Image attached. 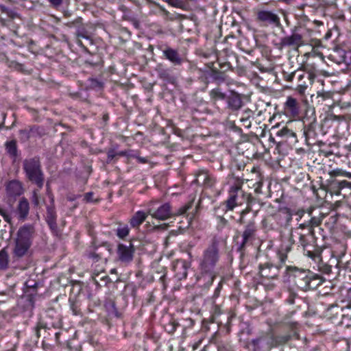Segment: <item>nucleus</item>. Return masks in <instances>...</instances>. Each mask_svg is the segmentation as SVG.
Returning a JSON list of instances; mask_svg holds the SVG:
<instances>
[{"label": "nucleus", "mask_w": 351, "mask_h": 351, "mask_svg": "<svg viewBox=\"0 0 351 351\" xmlns=\"http://www.w3.org/2000/svg\"><path fill=\"white\" fill-rule=\"evenodd\" d=\"M303 45L301 34L293 32L290 36H285L280 40V45L283 47H299Z\"/></svg>", "instance_id": "10"}, {"label": "nucleus", "mask_w": 351, "mask_h": 351, "mask_svg": "<svg viewBox=\"0 0 351 351\" xmlns=\"http://www.w3.org/2000/svg\"><path fill=\"white\" fill-rule=\"evenodd\" d=\"M219 290V287L217 288L216 292L218 291Z\"/></svg>", "instance_id": "53"}, {"label": "nucleus", "mask_w": 351, "mask_h": 351, "mask_svg": "<svg viewBox=\"0 0 351 351\" xmlns=\"http://www.w3.org/2000/svg\"><path fill=\"white\" fill-rule=\"evenodd\" d=\"M295 74V72H293V73H291L289 75V80H293V77H294Z\"/></svg>", "instance_id": "48"}, {"label": "nucleus", "mask_w": 351, "mask_h": 351, "mask_svg": "<svg viewBox=\"0 0 351 351\" xmlns=\"http://www.w3.org/2000/svg\"><path fill=\"white\" fill-rule=\"evenodd\" d=\"M163 55L174 64L179 65L182 63V58L176 50L167 48L163 51Z\"/></svg>", "instance_id": "17"}, {"label": "nucleus", "mask_w": 351, "mask_h": 351, "mask_svg": "<svg viewBox=\"0 0 351 351\" xmlns=\"http://www.w3.org/2000/svg\"><path fill=\"white\" fill-rule=\"evenodd\" d=\"M311 273L306 271H300L298 276L296 283L298 286L303 289H309L308 284H310Z\"/></svg>", "instance_id": "13"}, {"label": "nucleus", "mask_w": 351, "mask_h": 351, "mask_svg": "<svg viewBox=\"0 0 351 351\" xmlns=\"http://www.w3.org/2000/svg\"><path fill=\"white\" fill-rule=\"evenodd\" d=\"M253 111L250 109H246L241 113L240 121L245 128H249L251 126L250 118L253 117Z\"/></svg>", "instance_id": "19"}, {"label": "nucleus", "mask_w": 351, "mask_h": 351, "mask_svg": "<svg viewBox=\"0 0 351 351\" xmlns=\"http://www.w3.org/2000/svg\"><path fill=\"white\" fill-rule=\"evenodd\" d=\"M49 2L53 7L57 8L62 4V0H49Z\"/></svg>", "instance_id": "40"}, {"label": "nucleus", "mask_w": 351, "mask_h": 351, "mask_svg": "<svg viewBox=\"0 0 351 351\" xmlns=\"http://www.w3.org/2000/svg\"><path fill=\"white\" fill-rule=\"evenodd\" d=\"M303 69L308 75V80L311 84H313L315 78L318 74V70L314 63H306L303 66Z\"/></svg>", "instance_id": "18"}, {"label": "nucleus", "mask_w": 351, "mask_h": 351, "mask_svg": "<svg viewBox=\"0 0 351 351\" xmlns=\"http://www.w3.org/2000/svg\"><path fill=\"white\" fill-rule=\"evenodd\" d=\"M160 9H161V10H162L163 12H167V11H166V10H165L164 8H160Z\"/></svg>", "instance_id": "51"}, {"label": "nucleus", "mask_w": 351, "mask_h": 351, "mask_svg": "<svg viewBox=\"0 0 351 351\" xmlns=\"http://www.w3.org/2000/svg\"><path fill=\"white\" fill-rule=\"evenodd\" d=\"M208 178H209L208 173L207 171H202L198 173L196 180L197 182H202L204 184V182H206Z\"/></svg>", "instance_id": "31"}, {"label": "nucleus", "mask_w": 351, "mask_h": 351, "mask_svg": "<svg viewBox=\"0 0 351 351\" xmlns=\"http://www.w3.org/2000/svg\"><path fill=\"white\" fill-rule=\"evenodd\" d=\"M278 258L279 259L280 263H278V265H280V267H282V264H284L287 258V255L285 253L280 252L278 254Z\"/></svg>", "instance_id": "35"}, {"label": "nucleus", "mask_w": 351, "mask_h": 351, "mask_svg": "<svg viewBox=\"0 0 351 351\" xmlns=\"http://www.w3.org/2000/svg\"><path fill=\"white\" fill-rule=\"evenodd\" d=\"M134 153H132V151H121L118 153H117L119 156H125L128 158H132L131 155H133Z\"/></svg>", "instance_id": "39"}, {"label": "nucleus", "mask_w": 351, "mask_h": 351, "mask_svg": "<svg viewBox=\"0 0 351 351\" xmlns=\"http://www.w3.org/2000/svg\"><path fill=\"white\" fill-rule=\"evenodd\" d=\"M117 153L114 152V150H110L108 152V160H112L115 156H117Z\"/></svg>", "instance_id": "41"}, {"label": "nucleus", "mask_w": 351, "mask_h": 351, "mask_svg": "<svg viewBox=\"0 0 351 351\" xmlns=\"http://www.w3.org/2000/svg\"><path fill=\"white\" fill-rule=\"evenodd\" d=\"M47 219L48 223L51 226L55 224L56 222V214L53 208H47Z\"/></svg>", "instance_id": "26"}, {"label": "nucleus", "mask_w": 351, "mask_h": 351, "mask_svg": "<svg viewBox=\"0 0 351 351\" xmlns=\"http://www.w3.org/2000/svg\"><path fill=\"white\" fill-rule=\"evenodd\" d=\"M6 190L10 196H19L23 193L22 184L17 180L10 181L7 185Z\"/></svg>", "instance_id": "15"}, {"label": "nucleus", "mask_w": 351, "mask_h": 351, "mask_svg": "<svg viewBox=\"0 0 351 351\" xmlns=\"http://www.w3.org/2000/svg\"><path fill=\"white\" fill-rule=\"evenodd\" d=\"M8 264V255L5 250L0 251V269H5Z\"/></svg>", "instance_id": "25"}, {"label": "nucleus", "mask_w": 351, "mask_h": 351, "mask_svg": "<svg viewBox=\"0 0 351 351\" xmlns=\"http://www.w3.org/2000/svg\"><path fill=\"white\" fill-rule=\"evenodd\" d=\"M93 193L92 192L86 193L84 195V199L86 202H93Z\"/></svg>", "instance_id": "38"}, {"label": "nucleus", "mask_w": 351, "mask_h": 351, "mask_svg": "<svg viewBox=\"0 0 351 351\" xmlns=\"http://www.w3.org/2000/svg\"><path fill=\"white\" fill-rule=\"evenodd\" d=\"M29 211V204L27 199L25 197H22L17 205L16 207V215H18V218L20 220H25Z\"/></svg>", "instance_id": "11"}, {"label": "nucleus", "mask_w": 351, "mask_h": 351, "mask_svg": "<svg viewBox=\"0 0 351 351\" xmlns=\"http://www.w3.org/2000/svg\"><path fill=\"white\" fill-rule=\"evenodd\" d=\"M23 169L27 178L39 188H42L44 178L40 160L36 158L26 159L23 162Z\"/></svg>", "instance_id": "4"}, {"label": "nucleus", "mask_w": 351, "mask_h": 351, "mask_svg": "<svg viewBox=\"0 0 351 351\" xmlns=\"http://www.w3.org/2000/svg\"><path fill=\"white\" fill-rule=\"evenodd\" d=\"M289 337H281V340L279 341L280 343H285L289 340Z\"/></svg>", "instance_id": "47"}, {"label": "nucleus", "mask_w": 351, "mask_h": 351, "mask_svg": "<svg viewBox=\"0 0 351 351\" xmlns=\"http://www.w3.org/2000/svg\"><path fill=\"white\" fill-rule=\"evenodd\" d=\"M191 206H192V203L191 202H189L186 204H185L184 206H182L178 211L177 213H176V215H184L187 210L191 208Z\"/></svg>", "instance_id": "32"}, {"label": "nucleus", "mask_w": 351, "mask_h": 351, "mask_svg": "<svg viewBox=\"0 0 351 351\" xmlns=\"http://www.w3.org/2000/svg\"><path fill=\"white\" fill-rule=\"evenodd\" d=\"M156 200L150 201L147 204V213L152 218L165 221L173 215L171 206L169 203H164L156 206Z\"/></svg>", "instance_id": "5"}, {"label": "nucleus", "mask_w": 351, "mask_h": 351, "mask_svg": "<svg viewBox=\"0 0 351 351\" xmlns=\"http://www.w3.org/2000/svg\"><path fill=\"white\" fill-rule=\"evenodd\" d=\"M308 87V85L304 82V84H298L296 90L301 95L304 94Z\"/></svg>", "instance_id": "34"}, {"label": "nucleus", "mask_w": 351, "mask_h": 351, "mask_svg": "<svg viewBox=\"0 0 351 351\" xmlns=\"http://www.w3.org/2000/svg\"><path fill=\"white\" fill-rule=\"evenodd\" d=\"M276 136L286 139L295 136V133L287 127H283L282 129L278 130Z\"/></svg>", "instance_id": "21"}, {"label": "nucleus", "mask_w": 351, "mask_h": 351, "mask_svg": "<svg viewBox=\"0 0 351 351\" xmlns=\"http://www.w3.org/2000/svg\"><path fill=\"white\" fill-rule=\"evenodd\" d=\"M219 259L218 242L213 243L204 251L202 258L199 263V267L203 274H208L210 284L217 276L215 266Z\"/></svg>", "instance_id": "1"}, {"label": "nucleus", "mask_w": 351, "mask_h": 351, "mask_svg": "<svg viewBox=\"0 0 351 351\" xmlns=\"http://www.w3.org/2000/svg\"><path fill=\"white\" fill-rule=\"evenodd\" d=\"M333 175L335 176H343L351 179V173L342 170L341 169H337L333 171Z\"/></svg>", "instance_id": "30"}, {"label": "nucleus", "mask_w": 351, "mask_h": 351, "mask_svg": "<svg viewBox=\"0 0 351 351\" xmlns=\"http://www.w3.org/2000/svg\"><path fill=\"white\" fill-rule=\"evenodd\" d=\"M134 252V249L131 243L129 245L124 244L118 245L117 254L119 259L124 263H129L132 261Z\"/></svg>", "instance_id": "6"}, {"label": "nucleus", "mask_w": 351, "mask_h": 351, "mask_svg": "<svg viewBox=\"0 0 351 351\" xmlns=\"http://www.w3.org/2000/svg\"><path fill=\"white\" fill-rule=\"evenodd\" d=\"M95 83L99 88L101 87V84L96 80H93V84Z\"/></svg>", "instance_id": "49"}, {"label": "nucleus", "mask_w": 351, "mask_h": 351, "mask_svg": "<svg viewBox=\"0 0 351 351\" xmlns=\"http://www.w3.org/2000/svg\"><path fill=\"white\" fill-rule=\"evenodd\" d=\"M256 184L257 185V186L255 189V191L256 193H259V190H260V189L261 188V186L263 185V182L261 181H259V182H257L256 183Z\"/></svg>", "instance_id": "45"}, {"label": "nucleus", "mask_w": 351, "mask_h": 351, "mask_svg": "<svg viewBox=\"0 0 351 351\" xmlns=\"http://www.w3.org/2000/svg\"><path fill=\"white\" fill-rule=\"evenodd\" d=\"M228 106L233 110H239L242 106V100L239 95H233L228 99Z\"/></svg>", "instance_id": "20"}, {"label": "nucleus", "mask_w": 351, "mask_h": 351, "mask_svg": "<svg viewBox=\"0 0 351 351\" xmlns=\"http://www.w3.org/2000/svg\"><path fill=\"white\" fill-rule=\"evenodd\" d=\"M214 183L212 177L209 175V178L206 179V182H204V184L208 186H211Z\"/></svg>", "instance_id": "43"}, {"label": "nucleus", "mask_w": 351, "mask_h": 351, "mask_svg": "<svg viewBox=\"0 0 351 351\" xmlns=\"http://www.w3.org/2000/svg\"><path fill=\"white\" fill-rule=\"evenodd\" d=\"M148 215L147 211L138 210L136 212L130 220V226L132 228H138L145 221Z\"/></svg>", "instance_id": "16"}, {"label": "nucleus", "mask_w": 351, "mask_h": 351, "mask_svg": "<svg viewBox=\"0 0 351 351\" xmlns=\"http://www.w3.org/2000/svg\"><path fill=\"white\" fill-rule=\"evenodd\" d=\"M34 232V227L31 225H24L19 229L13 250L14 256L21 258L27 254L32 245Z\"/></svg>", "instance_id": "2"}, {"label": "nucleus", "mask_w": 351, "mask_h": 351, "mask_svg": "<svg viewBox=\"0 0 351 351\" xmlns=\"http://www.w3.org/2000/svg\"><path fill=\"white\" fill-rule=\"evenodd\" d=\"M0 9L3 12L6 13L8 15L10 16V11L9 10V9L8 8H6L5 6H4L3 5H0Z\"/></svg>", "instance_id": "44"}, {"label": "nucleus", "mask_w": 351, "mask_h": 351, "mask_svg": "<svg viewBox=\"0 0 351 351\" xmlns=\"http://www.w3.org/2000/svg\"><path fill=\"white\" fill-rule=\"evenodd\" d=\"M188 265L184 261H177L173 265L176 278L181 280L187 276Z\"/></svg>", "instance_id": "12"}, {"label": "nucleus", "mask_w": 351, "mask_h": 351, "mask_svg": "<svg viewBox=\"0 0 351 351\" xmlns=\"http://www.w3.org/2000/svg\"><path fill=\"white\" fill-rule=\"evenodd\" d=\"M285 110L293 117L298 116L299 114V104L296 99L288 97L285 103Z\"/></svg>", "instance_id": "14"}, {"label": "nucleus", "mask_w": 351, "mask_h": 351, "mask_svg": "<svg viewBox=\"0 0 351 351\" xmlns=\"http://www.w3.org/2000/svg\"><path fill=\"white\" fill-rule=\"evenodd\" d=\"M322 284V280L319 276L311 273L310 284H308L309 289H315Z\"/></svg>", "instance_id": "24"}, {"label": "nucleus", "mask_w": 351, "mask_h": 351, "mask_svg": "<svg viewBox=\"0 0 351 351\" xmlns=\"http://www.w3.org/2000/svg\"><path fill=\"white\" fill-rule=\"evenodd\" d=\"M210 95L212 98L215 99H223L225 97V95L219 88L213 89Z\"/></svg>", "instance_id": "29"}, {"label": "nucleus", "mask_w": 351, "mask_h": 351, "mask_svg": "<svg viewBox=\"0 0 351 351\" xmlns=\"http://www.w3.org/2000/svg\"><path fill=\"white\" fill-rule=\"evenodd\" d=\"M32 202L33 204L36 206H38L39 205V203H40L39 195L36 191H34L33 192Z\"/></svg>", "instance_id": "33"}, {"label": "nucleus", "mask_w": 351, "mask_h": 351, "mask_svg": "<svg viewBox=\"0 0 351 351\" xmlns=\"http://www.w3.org/2000/svg\"><path fill=\"white\" fill-rule=\"evenodd\" d=\"M131 156L132 158H136L137 161L140 163L145 164L148 162V160L147 158L141 157V156L136 155V154H133V155H131Z\"/></svg>", "instance_id": "37"}, {"label": "nucleus", "mask_w": 351, "mask_h": 351, "mask_svg": "<svg viewBox=\"0 0 351 351\" xmlns=\"http://www.w3.org/2000/svg\"><path fill=\"white\" fill-rule=\"evenodd\" d=\"M111 272H112V273L115 272V269H112Z\"/></svg>", "instance_id": "52"}, {"label": "nucleus", "mask_w": 351, "mask_h": 351, "mask_svg": "<svg viewBox=\"0 0 351 351\" xmlns=\"http://www.w3.org/2000/svg\"><path fill=\"white\" fill-rule=\"evenodd\" d=\"M243 182L237 180L231 185L229 190V197L226 201L228 210H232L236 206L243 204L244 202H249L251 195L245 194L242 190Z\"/></svg>", "instance_id": "3"}, {"label": "nucleus", "mask_w": 351, "mask_h": 351, "mask_svg": "<svg viewBox=\"0 0 351 351\" xmlns=\"http://www.w3.org/2000/svg\"><path fill=\"white\" fill-rule=\"evenodd\" d=\"M305 75L304 74H300L298 75V84H304V82H302V80L304 78Z\"/></svg>", "instance_id": "46"}, {"label": "nucleus", "mask_w": 351, "mask_h": 351, "mask_svg": "<svg viewBox=\"0 0 351 351\" xmlns=\"http://www.w3.org/2000/svg\"><path fill=\"white\" fill-rule=\"evenodd\" d=\"M256 232V226L254 221L249 222L245 227V230L242 234V242L240 245L239 249L242 250L245 247L249 241L254 239L255 233Z\"/></svg>", "instance_id": "9"}, {"label": "nucleus", "mask_w": 351, "mask_h": 351, "mask_svg": "<svg viewBox=\"0 0 351 351\" xmlns=\"http://www.w3.org/2000/svg\"><path fill=\"white\" fill-rule=\"evenodd\" d=\"M5 148L7 152L12 157H15L16 156L17 149H16V144L14 141H11L7 142L5 144Z\"/></svg>", "instance_id": "23"}, {"label": "nucleus", "mask_w": 351, "mask_h": 351, "mask_svg": "<svg viewBox=\"0 0 351 351\" xmlns=\"http://www.w3.org/2000/svg\"><path fill=\"white\" fill-rule=\"evenodd\" d=\"M0 215L7 223L10 224L12 223L11 213L8 210L0 207Z\"/></svg>", "instance_id": "27"}, {"label": "nucleus", "mask_w": 351, "mask_h": 351, "mask_svg": "<svg viewBox=\"0 0 351 351\" xmlns=\"http://www.w3.org/2000/svg\"><path fill=\"white\" fill-rule=\"evenodd\" d=\"M261 341V339H255L252 341V343L254 346V351H258L260 349L259 343Z\"/></svg>", "instance_id": "36"}, {"label": "nucleus", "mask_w": 351, "mask_h": 351, "mask_svg": "<svg viewBox=\"0 0 351 351\" xmlns=\"http://www.w3.org/2000/svg\"><path fill=\"white\" fill-rule=\"evenodd\" d=\"M280 265L266 263L259 266L261 276L267 278H275L279 274Z\"/></svg>", "instance_id": "7"}, {"label": "nucleus", "mask_w": 351, "mask_h": 351, "mask_svg": "<svg viewBox=\"0 0 351 351\" xmlns=\"http://www.w3.org/2000/svg\"><path fill=\"white\" fill-rule=\"evenodd\" d=\"M77 198V196H75L74 197H68L69 200H70V201H73Z\"/></svg>", "instance_id": "50"}, {"label": "nucleus", "mask_w": 351, "mask_h": 351, "mask_svg": "<svg viewBox=\"0 0 351 351\" xmlns=\"http://www.w3.org/2000/svg\"><path fill=\"white\" fill-rule=\"evenodd\" d=\"M339 185L340 188L348 187L350 186V183L346 180H343L339 182Z\"/></svg>", "instance_id": "42"}, {"label": "nucleus", "mask_w": 351, "mask_h": 351, "mask_svg": "<svg viewBox=\"0 0 351 351\" xmlns=\"http://www.w3.org/2000/svg\"><path fill=\"white\" fill-rule=\"evenodd\" d=\"M304 254L313 259L314 261H319L320 254L318 251L304 250Z\"/></svg>", "instance_id": "28"}, {"label": "nucleus", "mask_w": 351, "mask_h": 351, "mask_svg": "<svg viewBox=\"0 0 351 351\" xmlns=\"http://www.w3.org/2000/svg\"><path fill=\"white\" fill-rule=\"evenodd\" d=\"M130 232V229L128 225H119L117 229V236L119 239L125 238Z\"/></svg>", "instance_id": "22"}, {"label": "nucleus", "mask_w": 351, "mask_h": 351, "mask_svg": "<svg viewBox=\"0 0 351 351\" xmlns=\"http://www.w3.org/2000/svg\"><path fill=\"white\" fill-rule=\"evenodd\" d=\"M257 18L259 21L265 23L267 25H273L276 27L280 25V20L279 16L271 11H259L257 14Z\"/></svg>", "instance_id": "8"}]
</instances>
